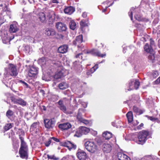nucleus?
Returning a JSON list of instances; mask_svg holds the SVG:
<instances>
[{
	"mask_svg": "<svg viewBox=\"0 0 160 160\" xmlns=\"http://www.w3.org/2000/svg\"><path fill=\"white\" fill-rule=\"evenodd\" d=\"M18 74V71L17 66L12 64H9L7 67L5 68L4 72L3 74L5 78L11 76L16 77Z\"/></svg>",
	"mask_w": 160,
	"mask_h": 160,
	"instance_id": "obj_1",
	"label": "nucleus"
},
{
	"mask_svg": "<svg viewBox=\"0 0 160 160\" xmlns=\"http://www.w3.org/2000/svg\"><path fill=\"white\" fill-rule=\"evenodd\" d=\"M19 138L21 141V144L19 151V154L22 158L27 159L28 156V145L24 141V138L20 136Z\"/></svg>",
	"mask_w": 160,
	"mask_h": 160,
	"instance_id": "obj_2",
	"label": "nucleus"
},
{
	"mask_svg": "<svg viewBox=\"0 0 160 160\" xmlns=\"http://www.w3.org/2000/svg\"><path fill=\"white\" fill-rule=\"evenodd\" d=\"M84 146L86 149L91 153L95 152L98 149L97 145L92 141H88L86 142L84 144Z\"/></svg>",
	"mask_w": 160,
	"mask_h": 160,
	"instance_id": "obj_3",
	"label": "nucleus"
},
{
	"mask_svg": "<svg viewBox=\"0 0 160 160\" xmlns=\"http://www.w3.org/2000/svg\"><path fill=\"white\" fill-rule=\"evenodd\" d=\"M149 135V132L145 131L140 132L138 136L137 142L139 144H143L147 140V137Z\"/></svg>",
	"mask_w": 160,
	"mask_h": 160,
	"instance_id": "obj_4",
	"label": "nucleus"
},
{
	"mask_svg": "<svg viewBox=\"0 0 160 160\" xmlns=\"http://www.w3.org/2000/svg\"><path fill=\"white\" fill-rule=\"evenodd\" d=\"M44 122L46 128L48 129H51L54 127L55 121L54 118H52L50 120L46 119L44 120Z\"/></svg>",
	"mask_w": 160,
	"mask_h": 160,
	"instance_id": "obj_5",
	"label": "nucleus"
},
{
	"mask_svg": "<svg viewBox=\"0 0 160 160\" xmlns=\"http://www.w3.org/2000/svg\"><path fill=\"white\" fill-rule=\"evenodd\" d=\"M11 99L12 102L14 104H18L23 107L26 106L27 104V102L24 100L22 99L18 98H16L12 97L11 98Z\"/></svg>",
	"mask_w": 160,
	"mask_h": 160,
	"instance_id": "obj_6",
	"label": "nucleus"
},
{
	"mask_svg": "<svg viewBox=\"0 0 160 160\" xmlns=\"http://www.w3.org/2000/svg\"><path fill=\"white\" fill-rule=\"evenodd\" d=\"M90 129L85 127H81L76 133V135L79 137L82 134H87L90 131Z\"/></svg>",
	"mask_w": 160,
	"mask_h": 160,
	"instance_id": "obj_7",
	"label": "nucleus"
},
{
	"mask_svg": "<svg viewBox=\"0 0 160 160\" xmlns=\"http://www.w3.org/2000/svg\"><path fill=\"white\" fill-rule=\"evenodd\" d=\"M38 70L34 67H31L28 71V76L29 77L34 78L38 73Z\"/></svg>",
	"mask_w": 160,
	"mask_h": 160,
	"instance_id": "obj_8",
	"label": "nucleus"
},
{
	"mask_svg": "<svg viewBox=\"0 0 160 160\" xmlns=\"http://www.w3.org/2000/svg\"><path fill=\"white\" fill-rule=\"evenodd\" d=\"M62 146L67 147L69 150L76 149V145L69 141H66L62 143Z\"/></svg>",
	"mask_w": 160,
	"mask_h": 160,
	"instance_id": "obj_9",
	"label": "nucleus"
},
{
	"mask_svg": "<svg viewBox=\"0 0 160 160\" xmlns=\"http://www.w3.org/2000/svg\"><path fill=\"white\" fill-rule=\"evenodd\" d=\"M55 26L56 28L59 32L65 31L67 29L66 25L60 22L56 23Z\"/></svg>",
	"mask_w": 160,
	"mask_h": 160,
	"instance_id": "obj_10",
	"label": "nucleus"
},
{
	"mask_svg": "<svg viewBox=\"0 0 160 160\" xmlns=\"http://www.w3.org/2000/svg\"><path fill=\"white\" fill-rule=\"evenodd\" d=\"M77 156L79 160H86L87 158V154L85 152L81 150L78 151Z\"/></svg>",
	"mask_w": 160,
	"mask_h": 160,
	"instance_id": "obj_11",
	"label": "nucleus"
},
{
	"mask_svg": "<svg viewBox=\"0 0 160 160\" xmlns=\"http://www.w3.org/2000/svg\"><path fill=\"white\" fill-rule=\"evenodd\" d=\"M135 10V8H134L132 7L130 9V11L128 12V14L130 17L131 20H133V13H135L134 15L135 18L138 21L141 20V19L140 16L136 14Z\"/></svg>",
	"mask_w": 160,
	"mask_h": 160,
	"instance_id": "obj_12",
	"label": "nucleus"
},
{
	"mask_svg": "<svg viewBox=\"0 0 160 160\" xmlns=\"http://www.w3.org/2000/svg\"><path fill=\"white\" fill-rule=\"evenodd\" d=\"M55 30L52 28H47L45 31V34L48 36H53L55 34Z\"/></svg>",
	"mask_w": 160,
	"mask_h": 160,
	"instance_id": "obj_13",
	"label": "nucleus"
},
{
	"mask_svg": "<svg viewBox=\"0 0 160 160\" xmlns=\"http://www.w3.org/2000/svg\"><path fill=\"white\" fill-rule=\"evenodd\" d=\"M112 149L111 145L108 143H104L102 146V150L104 152H110Z\"/></svg>",
	"mask_w": 160,
	"mask_h": 160,
	"instance_id": "obj_14",
	"label": "nucleus"
},
{
	"mask_svg": "<svg viewBox=\"0 0 160 160\" xmlns=\"http://www.w3.org/2000/svg\"><path fill=\"white\" fill-rule=\"evenodd\" d=\"M117 156L119 160H131L127 155L121 152L118 153Z\"/></svg>",
	"mask_w": 160,
	"mask_h": 160,
	"instance_id": "obj_15",
	"label": "nucleus"
},
{
	"mask_svg": "<svg viewBox=\"0 0 160 160\" xmlns=\"http://www.w3.org/2000/svg\"><path fill=\"white\" fill-rule=\"evenodd\" d=\"M82 35H80L76 37L75 40L73 41V43L75 45L78 46L82 42Z\"/></svg>",
	"mask_w": 160,
	"mask_h": 160,
	"instance_id": "obj_16",
	"label": "nucleus"
},
{
	"mask_svg": "<svg viewBox=\"0 0 160 160\" xmlns=\"http://www.w3.org/2000/svg\"><path fill=\"white\" fill-rule=\"evenodd\" d=\"M89 53H91L94 56H97L98 57H101L102 58L106 56L105 54H101L99 51L96 49L92 50L90 51Z\"/></svg>",
	"mask_w": 160,
	"mask_h": 160,
	"instance_id": "obj_17",
	"label": "nucleus"
},
{
	"mask_svg": "<svg viewBox=\"0 0 160 160\" xmlns=\"http://www.w3.org/2000/svg\"><path fill=\"white\" fill-rule=\"evenodd\" d=\"M71 125L68 122L64 123L58 125L59 128L63 130H67L71 127Z\"/></svg>",
	"mask_w": 160,
	"mask_h": 160,
	"instance_id": "obj_18",
	"label": "nucleus"
},
{
	"mask_svg": "<svg viewBox=\"0 0 160 160\" xmlns=\"http://www.w3.org/2000/svg\"><path fill=\"white\" fill-rule=\"evenodd\" d=\"M74 11V8L71 6L65 7L64 10L65 13L69 15L72 14Z\"/></svg>",
	"mask_w": 160,
	"mask_h": 160,
	"instance_id": "obj_19",
	"label": "nucleus"
},
{
	"mask_svg": "<svg viewBox=\"0 0 160 160\" xmlns=\"http://www.w3.org/2000/svg\"><path fill=\"white\" fill-rule=\"evenodd\" d=\"M18 28L17 27V24L16 23L10 25L9 28V31L10 33L16 32L18 30Z\"/></svg>",
	"mask_w": 160,
	"mask_h": 160,
	"instance_id": "obj_20",
	"label": "nucleus"
},
{
	"mask_svg": "<svg viewBox=\"0 0 160 160\" xmlns=\"http://www.w3.org/2000/svg\"><path fill=\"white\" fill-rule=\"evenodd\" d=\"M68 47L67 45H63L59 47L58 51L59 52L64 53L67 52Z\"/></svg>",
	"mask_w": 160,
	"mask_h": 160,
	"instance_id": "obj_21",
	"label": "nucleus"
},
{
	"mask_svg": "<svg viewBox=\"0 0 160 160\" xmlns=\"http://www.w3.org/2000/svg\"><path fill=\"white\" fill-rule=\"evenodd\" d=\"M50 14L48 15L49 24H52L55 21L54 13L53 12H49Z\"/></svg>",
	"mask_w": 160,
	"mask_h": 160,
	"instance_id": "obj_22",
	"label": "nucleus"
},
{
	"mask_svg": "<svg viewBox=\"0 0 160 160\" xmlns=\"http://www.w3.org/2000/svg\"><path fill=\"white\" fill-rule=\"evenodd\" d=\"M102 137L106 140L110 139L112 137V134L108 131L104 132L102 134Z\"/></svg>",
	"mask_w": 160,
	"mask_h": 160,
	"instance_id": "obj_23",
	"label": "nucleus"
},
{
	"mask_svg": "<svg viewBox=\"0 0 160 160\" xmlns=\"http://www.w3.org/2000/svg\"><path fill=\"white\" fill-rule=\"evenodd\" d=\"M58 103L59 105V107L61 110L64 112H65L66 111V108L65 106L64 105L63 101L62 100H60L58 102Z\"/></svg>",
	"mask_w": 160,
	"mask_h": 160,
	"instance_id": "obj_24",
	"label": "nucleus"
},
{
	"mask_svg": "<svg viewBox=\"0 0 160 160\" xmlns=\"http://www.w3.org/2000/svg\"><path fill=\"white\" fill-rule=\"evenodd\" d=\"M144 50L148 53H151L153 51V48L149 46L147 43H146L144 47Z\"/></svg>",
	"mask_w": 160,
	"mask_h": 160,
	"instance_id": "obj_25",
	"label": "nucleus"
},
{
	"mask_svg": "<svg viewBox=\"0 0 160 160\" xmlns=\"http://www.w3.org/2000/svg\"><path fill=\"white\" fill-rule=\"evenodd\" d=\"M128 118V121L129 123H131L133 120V116L132 113L131 111L129 112L126 114Z\"/></svg>",
	"mask_w": 160,
	"mask_h": 160,
	"instance_id": "obj_26",
	"label": "nucleus"
},
{
	"mask_svg": "<svg viewBox=\"0 0 160 160\" xmlns=\"http://www.w3.org/2000/svg\"><path fill=\"white\" fill-rule=\"evenodd\" d=\"M39 19L41 22H45L46 20V15L43 12H40L39 14Z\"/></svg>",
	"mask_w": 160,
	"mask_h": 160,
	"instance_id": "obj_27",
	"label": "nucleus"
},
{
	"mask_svg": "<svg viewBox=\"0 0 160 160\" xmlns=\"http://www.w3.org/2000/svg\"><path fill=\"white\" fill-rule=\"evenodd\" d=\"M68 84L65 82H63L60 83L59 84V87L61 89H65L68 88Z\"/></svg>",
	"mask_w": 160,
	"mask_h": 160,
	"instance_id": "obj_28",
	"label": "nucleus"
},
{
	"mask_svg": "<svg viewBox=\"0 0 160 160\" xmlns=\"http://www.w3.org/2000/svg\"><path fill=\"white\" fill-rule=\"evenodd\" d=\"M69 26L71 29L74 30L77 27V24L73 20H71L69 23Z\"/></svg>",
	"mask_w": 160,
	"mask_h": 160,
	"instance_id": "obj_29",
	"label": "nucleus"
},
{
	"mask_svg": "<svg viewBox=\"0 0 160 160\" xmlns=\"http://www.w3.org/2000/svg\"><path fill=\"white\" fill-rule=\"evenodd\" d=\"M37 125L38 123L37 122H34L31 125L30 128V130L31 131H34L36 132H37Z\"/></svg>",
	"mask_w": 160,
	"mask_h": 160,
	"instance_id": "obj_30",
	"label": "nucleus"
},
{
	"mask_svg": "<svg viewBox=\"0 0 160 160\" xmlns=\"http://www.w3.org/2000/svg\"><path fill=\"white\" fill-rule=\"evenodd\" d=\"M148 56V59L149 61L152 62H153L155 61V56L153 53H150Z\"/></svg>",
	"mask_w": 160,
	"mask_h": 160,
	"instance_id": "obj_31",
	"label": "nucleus"
},
{
	"mask_svg": "<svg viewBox=\"0 0 160 160\" xmlns=\"http://www.w3.org/2000/svg\"><path fill=\"white\" fill-rule=\"evenodd\" d=\"M62 76H63V73L62 71H58L55 75V78L56 79L60 78Z\"/></svg>",
	"mask_w": 160,
	"mask_h": 160,
	"instance_id": "obj_32",
	"label": "nucleus"
},
{
	"mask_svg": "<svg viewBox=\"0 0 160 160\" xmlns=\"http://www.w3.org/2000/svg\"><path fill=\"white\" fill-rule=\"evenodd\" d=\"M134 80L133 79H132L130 80L129 83V88L127 89L128 91H131L133 89V83H134Z\"/></svg>",
	"mask_w": 160,
	"mask_h": 160,
	"instance_id": "obj_33",
	"label": "nucleus"
},
{
	"mask_svg": "<svg viewBox=\"0 0 160 160\" xmlns=\"http://www.w3.org/2000/svg\"><path fill=\"white\" fill-rule=\"evenodd\" d=\"M98 65H96L95 66L92 68L90 70L87 72V75H89L90 73H92L94 72L98 68Z\"/></svg>",
	"mask_w": 160,
	"mask_h": 160,
	"instance_id": "obj_34",
	"label": "nucleus"
},
{
	"mask_svg": "<svg viewBox=\"0 0 160 160\" xmlns=\"http://www.w3.org/2000/svg\"><path fill=\"white\" fill-rule=\"evenodd\" d=\"M13 125V123H8L5 125L4 127L5 131H7L11 128Z\"/></svg>",
	"mask_w": 160,
	"mask_h": 160,
	"instance_id": "obj_35",
	"label": "nucleus"
},
{
	"mask_svg": "<svg viewBox=\"0 0 160 160\" xmlns=\"http://www.w3.org/2000/svg\"><path fill=\"white\" fill-rule=\"evenodd\" d=\"M14 114L13 112L11 110H8L6 113V116L8 118H9L10 117L13 116Z\"/></svg>",
	"mask_w": 160,
	"mask_h": 160,
	"instance_id": "obj_36",
	"label": "nucleus"
},
{
	"mask_svg": "<svg viewBox=\"0 0 160 160\" xmlns=\"http://www.w3.org/2000/svg\"><path fill=\"white\" fill-rule=\"evenodd\" d=\"M140 85V82L137 79L134 80V87L136 89H137Z\"/></svg>",
	"mask_w": 160,
	"mask_h": 160,
	"instance_id": "obj_37",
	"label": "nucleus"
},
{
	"mask_svg": "<svg viewBox=\"0 0 160 160\" xmlns=\"http://www.w3.org/2000/svg\"><path fill=\"white\" fill-rule=\"evenodd\" d=\"M133 109L134 112L137 113L138 114H141L142 113L141 111L136 106H133Z\"/></svg>",
	"mask_w": 160,
	"mask_h": 160,
	"instance_id": "obj_38",
	"label": "nucleus"
},
{
	"mask_svg": "<svg viewBox=\"0 0 160 160\" xmlns=\"http://www.w3.org/2000/svg\"><path fill=\"white\" fill-rule=\"evenodd\" d=\"M81 110H82L79 109L78 113L77 115V118L80 122H81L83 118H82L81 113L80 112Z\"/></svg>",
	"mask_w": 160,
	"mask_h": 160,
	"instance_id": "obj_39",
	"label": "nucleus"
},
{
	"mask_svg": "<svg viewBox=\"0 0 160 160\" xmlns=\"http://www.w3.org/2000/svg\"><path fill=\"white\" fill-rule=\"evenodd\" d=\"M74 157L72 156L67 155L63 157L62 160H71V159H73Z\"/></svg>",
	"mask_w": 160,
	"mask_h": 160,
	"instance_id": "obj_40",
	"label": "nucleus"
},
{
	"mask_svg": "<svg viewBox=\"0 0 160 160\" xmlns=\"http://www.w3.org/2000/svg\"><path fill=\"white\" fill-rule=\"evenodd\" d=\"M73 65L76 68L79 67L81 66L80 62L79 61H76L73 63Z\"/></svg>",
	"mask_w": 160,
	"mask_h": 160,
	"instance_id": "obj_41",
	"label": "nucleus"
},
{
	"mask_svg": "<svg viewBox=\"0 0 160 160\" xmlns=\"http://www.w3.org/2000/svg\"><path fill=\"white\" fill-rule=\"evenodd\" d=\"M80 24L81 27H84L86 26H88V24L84 20H82L80 22Z\"/></svg>",
	"mask_w": 160,
	"mask_h": 160,
	"instance_id": "obj_42",
	"label": "nucleus"
},
{
	"mask_svg": "<svg viewBox=\"0 0 160 160\" xmlns=\"http://www.w3.org/2000/svg\"><path fill=\"white\" fill-rule=\"evenodd\" d=\"M25 50L26 52L29 53L31 49L30 47L28 45H27L25 47Z\"/></svg>",
	"mask_w": 160,
	"mask_h": 160,
	"instance_id": "obj_43",
	"label": "nucleus"
},
{
	"mask_svg": "<svg viewBox=\"0 0 160 160\" xmlns=\"http://www.w3.org/2000/svg\"><path fill=\"white\" fill-rule=\"evenodd\" d=\"M150 46L152 48H156L155 45L154 41L152 40L151 39H150Z\"/></svg>",
	"mask_w": 160,
	"mask_h": 160,
	"instance_id": "obj_44",
	"label": "nucleus"
},
{
	"mask_svg": "<svg viewBox=\"0 0 160 160\" xmlns=\"http://www.w3.org/2000/svg\"><path fill=\"white\" fill-rule=\"evenodd\" d=\"M45 61V58L44 57H43L39 59V62H41L42 64H44Z\"/></svg>",
	"mask_w": 160,
	"mask_h": 160,
	"instance_id": "obj_45",
	"label": "nucleus"
},
{
	"mask_svg": "<svg viewBox=\"0 0 160 160\" xmlns=\"http://www.w3.org/2000/svg\"><path fill=\"white\" fill-rule=\"evenodd\" d=\"M158 75V72L157 71H154L153 72L152 74V76L153 78H155L156 77H157Z\"/></svg>",
	"mask_w": 160,
	"mask_h": 160,
	"instance_id": "obj_46",
	"label": "nucleus"
},
{
	"mask_svg": "<svg viewBox=\"0 0 160 160\" xmlns=\"http://www.w3.org/2000/svg\"><path fill=\"white\" fill-rule=\"evenodd\" d=\"M96 141L99 145H101L102 143V142L100 138H96Z\"/></svg>",
	"mask_w": 160,
	"mask_h": 160,
	"instance_id": "obj_47",
	"label": "nucleus"
},
{
	"mask_svg": "<svg viewBox=\"0 0 160 160\" xmlns=\"http://www.w3.org/2000/svg\"><path fill=\"white\" fill-rule=\"evenodd\" d=\"M80 122H82L85 125H87L89 123V122L88 120H86L84 118H83Z\"/></svg>",
	"mask_w": 160,
	"mask_h": 160,
	"instance_id": "obj_48",
	"label": "nucleus"
},
{
	"mask_svg": "<svg viewBox=\"0 0 160 160\" xmlns=\"http://www.w3.org/2000/svg\"><path fill=\"white\" fill-rule=\"evenodd\" d=\"M51 142V138L49 139L48 141L46 142L45 143V145L46 147H48Z\"/></svg>",
	"mask_w": 160,
	"mask_h": 160,
	"instance_id": "obj_49",
	"label": "nucleus"
},
{
	"mask_svg": "<svg viewBox=\"0 0 160 160\" xmlns=\"http://www.w3.org/2000/svg\"><path fill=\"white\" fill-rule=\"evenodd\" d=\"M82 53H80L78 54L77 55L75 56V57L76 58H81L82 59Z\"/></svg>",
	"mask_w": 160,
	"mask_h": 160,
	"instance_id": "obj_50",
	"label": "nucleus"
},
{
	"mask_svg": "<svg viewBox=\"0 0 160 160\" xmlns=\"http://www.w3.org/2000/svg\"><path fill=\"white\" fill-rule=\"evenodd\" d=\"M19 82H21L24 85L26 86V87L27 88L28 87V84L27 83H26V82H25L24 81H23L22 80H20Z\"/></svg>",
	"mask_w": 160,
	"mask_h": 160,
	"instance_id": "obj_51",
	"label": "nucleus"
},
{
	"mask_svg": "<svg viewBox=\"0 0 160 160\" xmlns=\"http://www.w3.org/2000/svg\"><path fill=\"white\" fill-rule=\"evenodd\" d=\"M154 82L156 84H158L160 83V77H159L155 82Z\"/></svg>",
	"mask_w": 160,
	"mask_h": 160,
	"instance_id": "obj_52",
	"label": "nucleus"
},
{
	"mask_svg": "<svg viewBox=\"0 0 160 160\" xmlns=\"http://www.w3.org/2000/svg\"><path fill=\"white\" fill-rule=\"evenodd\" d=\"M148 118L151 121H155L157 119L153 117H149Z\"/></svg>",
	"mask_w": 160,
	"mask_h": 160,
	"instance_id": "obj_53",
	"label": "nucleus"
},
{
	"mask_svg": "<svg viewBox=\"0 0 160 160\" xmlns=\"http://www.w3.org/2000/svg\"><path fill=\"white\" fill-rule=\"evenodd\" d=\"M51 139H52L53 141H56V142H59V140L58 139L56 138H55L52 137L51 138Z\"/></svg>",
	"mask_w": 160,
	"mask_h": 160,
	"instance_id": "obj_54",
	"label": "nucleus"
},
{
	"mask_svg": "<svg viewBox=\"0 0 160 160\" xmlns=\"http://www.w3.org/2000/svg\"><path fill=\"white\" fill-rule=\"evenodd\" d=\"M82 16L84 18L86 17L87 16V13L86 12H83L82 15Z\"/></svg>",
	"mask_w": 160,
	"mask_h": 160,
	"instance_id": "obj_55",
	"label": "nucleus"
},
{
	"mask_svg": "<svg viewBox=\"0 0 160 160\" xmlns=\"http://www.w3.org/2000/svg\"><path fill=\"white\" fill-rule=\"evenodd\" d=\"M143 126V124L142 123L139 126H138V128L139 129H141V127H142Z\"/></svg>",
	"mask_w": 160,
	"mask_h": 160,
	"instance_id": "obj_56",
	"label": "nucleus"
},
{
	"mask_svg": "<svg viewBox=\"0 0 160 160\" xmlns=\"http://www.w3.org/2000/svg\"><path fill=\"white\" fill-rule=\"evenodd\" d=\"M52 2L53 3H58L59 2L57 0H51Z\"/></svg>",
	"mask_w": 160,
	"mask_h": 160,
	"instance_id": "obj_57",
	"label": "nucleus"
},
{
	"mask_svg": "<svg viewBox=\"0 0 160 160\" xmlns=\"http://www.w3.org/2000/svg\"><path fill=\"white\" fill-rule=\"evenodd\" d=\"M48 158L49 159H52L53 158V157H54V156H49L48 155Z\"/></svg>",
	"mask_w": 160,
	"mask_h": 160,
	"instance_id": "obj_58",
	"label": "nucleus"
},
{
	"mask_svg": "<svg viewBox=\"0 0 160 160\" xmlns=\"http://www.w3.org/2000/svg\"><path fill=\"white\" fill-rule=\"evenodd\" d=\"M43 109L45 111L46 110V107L44 106H42Z\"/></svg>",
	"mask_w": 160,
	"mask_h": 160,
	"instance_id": "obj_59",
	"label": "nucleus"
},
{
	"mask_svg": "<svg viewBox=\"0 0 160 160\" xmlns=\"http://www.w3.org/2000/svg\"><path fill=\"white\" fill-rule=\"evenodd\" d=\"M158 44L159 47L160 48V39L158 41Z\"/></svg>",
	"mask_w": 160,
	"mask_h": 160,
	"instance_id": "obj_60",
	"label": "nucleus"
},
{
	"mask_svg": "<svg viewBox=\"0 0 160 160\" xmlns=\"http://www.w3.org/2000/svg\"><path fill=\"white\" fill-rule=\"evenodd\" d=\"M5 95L7 96H10V94L9 93H6L5 94Z\"/></svg>",
	"mask_w": 160,
	"mask_h": 160,
	"instance_id": "obj_61",
	"label": "nucleus"
},
{
	"mask_svg": "<svg viewBox=\"0 0 160 160\" xmlns=\"http://www.w3.org/2000/svg\"><path fill=\"white\" fill-rule=\"evenodd\" d=\"M2 82H3V83H5V85H6L7 87H8V84H6V83H5V82H4V80H3V81H2Z\"/></svg>",
	"mask_w": 160,
	"mask_h": 160,
	"instance_id": "obj_62",
	"label": "nucleus"
},
{
	"mask_svg": "<svg viewBox=\"0 0 160 160\" xmlns=\"http://www.w3.org/2000/svg\"><path fill=\"white\" fill-rule=\"evenodd\" d=\"M52 159H53L54 160H57L58 159V158H55V157L54 156V157H53V158H52Z\"/></svg>",
	"mask_w": 160,
	"mask_h": 160,
	"instance_id": "obj_63",
	"label": "nucleus"
},
{
	"mask_svg": "<svg viewBox=\"0 0 160 160\" xmlns=\"http://www.w3.org/2000/svg\"><path fill=\"white\" fill-rule=\"evenodd\" d=\"M106 8H105V9H103V10H102V12H105V11H106Z\"/></svg>",
	"mask_w": 160,
	"mask_h": 160,
	"instance_id": "obj_64",
	"label": "nucleus"
}]
</instances>
